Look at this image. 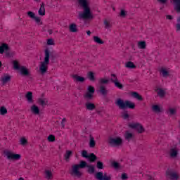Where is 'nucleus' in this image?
<instances>
[{
    "label": "nucleus",
    "instance_id": "44",
    "mask_svg": "<svg viewBox=\"0 0 180 180\" xmlns=\"http://www.w3.org/2000/svg\"><path fill=\"white\" fill-rule=\"evenodd\" d=\"M13 64L15 70H20V67H19V63L17 60L13 61Z\"/></svg>",
    "mask_w": 180,
    "mask_h": 180
},
{
    "label": "nucleus",
    "instance_id": "28",
    "mask_svg": "<svg viewBox=\"0 0 180 180\" xmlns=\"http://www.w3.org/2000/svg\"><path fill=\"white\" fill-rule=\"evenodd\" d=\"M38 103L41 105V106L44 107L47 103H49V101L46 98H39Z\"/></svg>",
    "mask_w": 180,
    "mask_h": 180
},
{
    "label": "nucleus",
    "instance_id": "47",
    "mask_svg": "<svg viewBox=\"0 0 180 180\" xmlns=\"http://www.w3.org/2000/svg\"><path fill=\"white\" fill-rule=\"evenodd\" d=\"M34 20H35L37 25H43V22H41V20L40 19V17L35 16V18H34Z\"/></svg>",
    "mask_w": 180,
    "mask_h": 180
},
{
    "label": "nucleus",
    "instance_id": "41",
    "mask_svg": "<svg viewBox=\"0 0 180 180\" xmlns=\"http://www.w3.org/2000/svg\"><path fill=\"white\" fill-rule=\"evenodd\" d=\"M47 139H48V141L53 143V142L56 141V136H54V135H53V134H51L48 136Z\"/></svg>",
    "mask_w": 180,
    "mask_h": 180
},
{
    "label": "nucleus",
    "instance_id": "11",
    "mask_svg": "<svg viewBox=\"0 0 180 180\" xmlns=\"http://www.w3.org/2000/svg\"><path fill=\"white\" fill-rule=\"evenodd\" d=\"M171 158H176L178 157V148H172L169 152Z\"/></svg>",
    "mask_w": 180,
    "mask_h": 180
},
{
    "label": "nucleus",
    "instance_id": "3",
    "mask_svg": "<svg viewBox=\"0 0 180 180\" xmlns=\"http://www.w3.org/2000/svg\"><path fill=\"white\" fill-rule=\"evenodd\" d=\"M44 59L43 62H41L39 66V72L41 75H44L46 72H47V70L49 69V64H50V58L52 61L56 60L57 55L54 53V52H51L49 49H45L44 51Z\"/></svg>",
    "mask_w": 180,
    "mask_h": 180
},
{
    "label": "nucleus",
    "instance_id": "34",
    "mask_svg": "<svg viewBox=\"0 0 180 180\" xmlns=\"http://www.w3.org/2000/svg\"><path fill=\"white\" fill-rule=\"evenodd\" d=\"M110 81L111 82H112V84H115V82L119 81V79H117V76L116 75V74H111Z\"/></svg>",
    "mask_w": 180,
    "mask_h": 180
},
{
    "label": "nucleus",
    "instance_id": "25",
    "mask_svg": "<svg viewBox=\"0 0 180 180\" xmlns=\"http://www.w3.org/2000/svg\"><path fill=\"white\" fill-rule=\"evenodd\" d=\"M44 174H45L46 179H48V180L53 179V172H51V171L45 170Z\"/></svg>",
    "mask_w": 180,
    "mask_h": 180
},
{
    "label": "nucleus",
    "instance_id": "33",
    "mask_svg": "<svg viewBox=\"0 0 180 180\" xmlns=\"http://www.w3.org/2000/svg\"><path fill=\"white\" fill-rule=\"evenodd\" d=\"M94 41L98 44H103V41H102V39H101V38H99L98 36L94 37Z\"/></svg>",
    "mask_w": 180,
    "mask_h": 180
},
{
    "label": "nucleus",
    "instance_id": "30",
    "mask_svg": "<svg viewBox=\"0 0 180 180\" xmlns=\"http://www.w3.org/2000/svg\"><path fill=\"white\" fill-rule=\"evenodd\" d=\"M146 46H147V44H146V41H144L138 42L139 49L144 50V49H146Z\"/></svg>",
    "mask_w": 180,
    "mask_h": 180
},
{
    "label": "nucleus",
    "instance_id": "57",
    "mask_svg": "<svg viewBox=\"0 0 180 180\" xmlns=\"http://www.w3.org/2000/svg\"><path fill=\"white\" fill-rule=\"evenodd\" d=\"M122 117H123V119H129V115L127 112H124V113L122 115Z\"/></svg>",
    "mask_w": 180,
    "mask_h": 180
},
{
    "label": "nucleus",
    "instance_id": "60",
    "mask_svg": "<svg viewBox=\"0 0 180 180\" xmlns=\"http://www.w3.org/2000/svg\"><path fill=\"white\" fill-rule=\"evenodd\" d=\"M146 176H147V179L148 180H155L154 179H153V176H151L150 175H146Z\"/></svg>",
    "mask_w": 180,
    "mask_h": 180
},
{
    "label": "nucleus",
    "instance_id": "20",
    "mask_svg": "<svg viewBox=\"0 0 180 180\" xmlns=\"http://www.w3.org/2000/svg\"><path fill=\"white\" fill-rule=\"evenodd\" d=\"M29 103H33V93L31 91H28L25 96Z\"/></svg>",
    "mask_w": 180,
    "mask_h": 180
},
{
    "label": "nucleus",
    "instance_id": "18",
    "mask_svg": "<svg viewBox=\"0 0 180 180\" xmlns=\"http://www.w3.org/2000/svg\"><path fill=\"white\" fill-rule=\"evenodd\" d=\"M38 13L41 16H44V15H46V8H44V3L41 4V6L39 9Z\"/></svg>",
    "mask_w": 180,
    "mask_h": 180
},
{
    "label": "nucleus",
    "instance_id": "35",
    "mask_svg": "<svg viewBox=\"0 0 180 180\" xmlns=\"http://www.w3.org/2000/svg\"><path fill=\"white\" fill-rule=\"evenodd\" d=\"M152 110H153V112H155L156 113H160V112H161V108H160V106L154 105L152 106Z\"/></svg>",
    "mask_w": 180,
    "mask_h": 180
},
{
    "label": "nucleus",
    "instance_id": "2",
    "mask_svg": "<svg viewBox=\"0 0 180 180\" xmlns=\"http://www.w3.org/2000/svg\"><path fill=\"white\" fill-rule=\"evenodd\" d=\"M77 4L79 8L83 9V12L79 13L78 19L92 20V19H94V14H92V11H91L89 1H88V0H77Z\"/></svg>",
    "mask_w": 180,
    "mask_h": 180
},
{
    "label": "nucleus",
    "instance_id": "48",
    "mask_svg": "<svg viewBox=\"0 0 180 180\" xmlns=\"http://www.w3.org/2000/svg\"><path fill=\"white\" fill-rule=\"evenodd\" d=\"M112 167H113V168H115V169H117L118 168L120 167V164H119V162H112Z\"/></svg>",
    "mask_w": 180,
    "mask_h": 180
},
{
    "label": "nucleus",
    "instance_id": "24",
    "mask_svg": "<svg viewBox=\"0 0 180 180\" xmlns=\"http://www.w3.org/2000/svg\"><path fill=\"white\" fill-rule=\"evenodd\" d=\"M131 95L133 96V98H135V99H137L138 101H143V97L136 91L131 92Z\"/></svg>",
    "mask_w": 180,
    "mask_h": 180
},
{
    "label": "nucleus",
    "instance_id": "37",
    "mask_svg": "<svg viewBox=\"0 0 180 180\" xmlns=\"http://www.w3.org/2000/svg\"><path fill=\"white\" fill-rule=\"evenodd\" d=\"M160 72H161L162 77H168V76L169 75V72H167L165 69H164V68H162V69L160 70Z\"/></svg>",
    "mask_w": 180,
    "mask_h": 180
},
{
    "label": "nucleus",
    "instance_id": "9",
    "mask_svg": "<svg viewBox=\"0 0 180 180\" xmlns=\"http://www.w3.org/2000/svg\"><path fill=\"white\" fill-rule=\"evenodd\" d=\"M95 178L97 180H112V177L110 176H108V174L102 172H98L95 174Z\"/></svg>",
    "mask_w": 180,
    "mask_h": 180
},
{
    "label": "nucleus",
    "instance_id": "64",
    "mask_svg": "<svg viewBox=\"0 0 180 180\" xmlns=\"http://www.w3.org/2000/svg\"><path fill=\"white\" fill-rule=\"evenodd\" d=\"M177 23H180V16L177 18Z\"/></svg>",
    "mask_w": 180,
    "mask_h": 180
},
{
    "label": "nucleus",
    "instance_id": "21",
    "mask_svg": "<svg viewBox=\"0 0 180 180\" xmlns=\"http://www.w3.org/2000/svg\"><path fill=\"white\" fill-rule=\"evenodd\" d=\"M89 162H95L98 160V157L94 153H90L87 158Z\"/></svg>",
    "mask_w": 180,
    "mask_h": 180
},
{
    "label": "nucleus",
    "instance_id": "32",
    "mask_svg": "<svg viewBox=\"0 0 180 180\" xmlns=\"http://www.w3.org/2000/svg\"><path fill=\"white\" fill-rule=\"evenodd\" d=\"M131 139H133V134L130 133L129 131H127L125 133V139L130 141Z\"/></svg>",
    "mask_w": 180,
    "mask_h": 180
},
{
    "label": "nucleus",
    "instance_id": "27",
    "mask_svg": "<svg viewBox=\"0 0 180 180\" xmlns=\"http://www.w3.org/2000/svg\"><path fill=\"white\" fill-rule=\"evenodd\" d=\"M72 155V151L71 150H66V153L64 155V158L67 162L70 161V157Z\"/></svg>",
    "mask_w": 180,
    "mask_h": 180
},
{
    "label": "nucleus",
    "instance_id": "6",
    "mask_svg": "<svg viewBox=\"0 0 180 180\" xmlns=\"http://www.w3.org/2000/svg\"><path fill=\"white\" fill-rule=\"evenodd\" d=\"M108 143L111 147H119V146H122V144H123V139H122L120 137H110L108 139Z\"/></svg>",
    "mask_w": 180,
    "mask_h": 180
},
{
    "label": "nucleus",
    "instance_id": "58",
    "mask_svg": "<svg viewBox=\"0 0 180 180\" xmlns=\"http://www.w3.org/2000/svg\"><path fill=\"white\" fill-rule=\"evenodd\" d=\"M176 31L180 32V23L176 24Z\"/></svg>",
    "mask_w": 180,
    "mask_h": 180
},
{
    "label": "nucleus",
    "instance_id": "14",
    "mask_svg": "<svg viewBox=\"0 0 180 180\" xmlns=\"http://www.w3.org/2000/svg\"><path fill=\"white\" fill-rule=\"evenodd\" d=\"M72 78L75 79V82H85V77L79 76L78 75H74Z\"/></svg>",
    "mask_w": 180,
    "mask_h": 180
},
{
    "label": "nucleus",
    "instance_id": "52",
    "mask_svg": "<svg viewBox=\"0 0 180 180\" xmlns=\"http://www.w3.org/2000/svg\"><path fill=\"white\" fill-rule=\"evenodd\" d=\"M89 156V155H88V151L82 150V157H83L84 158H88Z\"/></svg>",
    "mask_w": 180,
    "mask_h": 180
},
{
    "label": "nucleus",
    "instance_id": "7",
    "mask_svg": "<svg viewBox=\"0 0 180 180\" xmlns=\"http://www.w3.org/2000/svg\"><path fill=\"white\" fill-rule=\"evenodd\" d=\"M166 176L168 179L170 180H179V174L174 170H167L166 172Z\"/></svg>",
    "mask_w": 180,
    "mask_h": 180
},
{
    "label": "nucleus",
    "instance_id": "59",
    "mask_svg": "<svg viewBox=\"0 0 180 180\" xmlns=\"http://www.w3.org/2000/svg\"><path fill=\"white\" fill-rule=\"evenodd\" d=\"M166 19H168L169 20H172V15H166Z\"/></svg>",
    "mask_w": 180,
    "mask_h": 180
},
{
    "label": "nucleus",
    "instance_id": "36",
    "mask_svg": "<svg viewBox=\"0 0 180 180\" xmlns=\"http://www.w3.org/2000/svg\"><path fill=\"white\" fill-rule=\"evenodd\" d=\"M8 113V110L4 106H2L0 108V115L1 116H4V115H6Z\"/></svg>",
    "mask_w": 180,
    "mask_h": 180
},
{
    "label": "nucleus",
    "instance_id": "63",
    "mask_svg": "<svg viewBox=\"0 0 180 180\" xmlns=\"http://www.w3.org/2000/svg\"><path fill=\"white\" fill-rule=\"evenodd\" d=\"M86 34H88V36H91V31L90 30L87 31Z\"/></svg>",
    "mask_w": 180,
    "mask_h": 180
},
{
    "label": "nucleus",
    "instance_id": "26",
    "mask_svg": "<svg viewBox=\"0 0 180 180\" xmlns=\"http://www.w3.org/2000/svg\"><path fill=\"white\" fill-rule=\"evenodd\" d=\"M31 111L34 115H39L40 113V109H39V107H37L36 105H33L31 107Z\"/></svg>",
    "mask_w": 180,
    "mask_h": 180
},
{
    "label": "nucleus",
    "instance_id": "62",
    "mask_svg": "<svg viewBox=\"0 0 180 180\" xmlns=\"http://www.w3.org/2000/svg\"><path fill=\"white\" fill-rule=\"evenodd\" d=\"M48 32L49 33V34H53V30H49Z\"/></svg>",
    "mask_w": 180,
    "mask_h": 180
},
{
    "label": "nucleus",
    "instance_id": "13",
    "mask_svg": "<svg viewBox=\"0 0 180 180\" xmlns=\"http://www.w3.org/2000/svg\"><path fill=\"white\" fill-rule=\"evenodd\" d=\"M172 3L174 5V10L179 13H180V0H172Z\"/></svg>",
    "mask_w": 180,
    "mask_h": 180
},
{
    "label": "nucleus",
    "instance_id": "50",
    "mask_svg": "<svg viewBox=\"0 0 180 180\" xmlns=\"http://www.w3.org/2000/svg\"><path fill=\"white\" fill-rule=\"evenodd\" d=\"M127 15V12H126V11L123 9L120 11V16L121 18H126Z\"/></svg>",
    "mask_w": 180,
    "mask_h": 180
},
{
    "label": "nucleus",
    "instance_id": "1",
    "mask_svg": "<svg viewBox=\"0 0 180 180\" xmlns=\"http://www.w3.org/2000/svg\"><path fill=\"white\" fill-rule=\"evenodd\" d=\"M79 168L84 169V168H88V174H95V166L93 165H88L86 161H80L79 165H74L72 166V170L70 172V175L72 176H77V178H81L82 176V173L79 172Z\"/></svg>",
    "mask_w": 180,
    "mask_h": 180
},
{
    "label": "nucleus",
    "instance_id": "56",
    "mask_svg": "<svg viewBox=\"0 0 180 180\" xmlns=\"http://www.w3.org/2000/svg\"><path fill=\"white\" fill-rule=\"evenodd\" d=\"M169 111L170 115H175V113L176 112V111L174 108H170L169 110Z\"/></svg>",
    "mask_w": 180,
    "mask_h": 180
},
{
    "label": "nucleus",
    "instance_id": "16",
    "mask_svg": "<svg viewBox=\"0 0 180 180\" xmlns=\"http://www.w3.org/2000/svg\"><path fill=\"white\" fill-rule=\"evenodd\" d=\"M98 92H100V94H101V95L103 96H106V95H108V90L106 89V86L103 85L100 86Z\"/></svg>",
    "mask_w": 180,
    "mask_h": 180
},
{
    "label": "nucleus",
    "instance_id": "39",
    "mask_svg": "<svg viewBox=\"0 0 180 180\" xmlns=\"http://www.w3.org/2000/svg\"><path fill=\"white\" fill-rule=\"evenodd\" d=\"M14 56H16V52L15 51H11V52H9L8 51H6V57H13Z\"/></svg>",
    "mask_w": 180,
    "mask_h": 180
},
{
    "label": "nucleus",
    "instance_id": "45",
    "mask_svg": "<svg viewBox=\"0 0 180 180\" xmlns=\"http://www.w3.org/2000/svg\"><path fill=\"white\" fill-rule=\"evenodd\" d=\"M96 167H97L98 169H103V162H102L101 161H98Z\"/></svg>",
    "mask_w": 180,
    "mask_h": 180
},
{
    "label": "nucleus",
    "instance_id": "5",
    "mask_svg": "<svg viewBox=\"0 0 180 180\" xmlns=\"http://www.w3.org/2000/svg\"><path fill=\"white\" fill-rule=\"evenodd\" d=\"M4 155H6L7 160H10L13 161H18V160H20L22 157L20 154L13 153L11 150L4 151Z\"/></svg>",
    "mask_w": 180,
    "mask_h": 180
},
{
    "label": "nucleus",
    "instance_id": "61",
    "mask_svg": "<svg viewBox=\"0 0 180 180\" xmlns=\"http://www.w3.org/2000/svg\"><path fill=\"white\" fill-rule=\"evenodd\" d=\"M167 1L168 0H158V1L160 2V4H167Z\"/></svg>",
    "mask_w": 180,
    "mask_h": 180
},
{
    "label": "nucleus",
    "instance_id": "22",
    "mask_svg": "<svg viewBox=\"0 0 180 180\" xmlns=\"http://www.w3.org/2000/svg\"><path fill=\"white\" fill-rule=\"evenodd\" d=\"M5 50L6 51H8V50H9V46L6 44H3L0 46V54H4V53H5Z\"/></svg>",
    "mask_w": 180,
    "mask_h": 180
},
{
    "label": "nucleus",
    "instance_id": "17",
    "mask_svg": "<svg viewBox=\"0 0 180 180\" xmlns=\"http://www.w3.org/2000/svg\"><path fill=\"white\" fill-rule=\"evenodd\" d=\"M87 78L91 82H95V81H96V79L95 78V73L92 71H90L87 73Z\"/></svg>",
    "mask_w": 180,
    "mask_h": 180
},
{
    "label": "nucleus",
    "instance_id": "55",
    "mask_svg": "<svg viewBox=\"0 0 180 180\" xmlns=\"http://www.w3.org/2000/svg\"><path fill=\"white\" fill-rule=\"evenodd\" d=\"M67 122V120L65 118H63L61 121V126L63 127V129H64V127H65V124L64 123H65Z\"/></svg>",
    "mask_w": 180,
    "mask_h": 180
},
{
    "label": "nucleus",
    "instance_id": "51",
    "mask_svg": "<svg viewBox=\"0 0 180 180\" xmlns=\"http://www.w3.org/2000/svg\"><path fill=\"white\" fill-rule=\"evenodd\" d=\"M21 146H26L27 144V140L25 138H22L20 141Z\"/></svg>",
    "mask_w": 180,
    "mask_h": 180
},
{
    "label": "nucleus",
    "instance_id": "10",
    "mask_svg": "<svg viewBox=\"0 0 180 180\" xmlns=\"http://www.w3.org/2000/svg\"><path fill=\"white\" fill-rule=\"evenodd\" d=\"M129 127H131V129H135L139 134H141V133H144L146 130L144 129L143 125H141V124L140 123L131 124H129Z\"/></svg>",
    "mask_w": 180,
    "mask_h": 180
},
{
    "label": "nucleus",
    "instance_id": "53",
    "mask_svg": "<svg viewBox=\"0 0 180 180\" xmlns=\"http://www.w3.org/2000/svg\"><path fill=\"white\" fill-rule=\"evenodd\" d=\"M48 46H54V40L53 39H49L47 40Z\"/></svg>",
    "mask_w": 180,
    "mask_h": 180
},
{
    "label": "nucleus",
    "instance_id": "31",
    "mask_svg": "<svg viewBox=\"0 0 180 180\" xmlns=\"http://www.w3.org/2000/svg\"><path fill=\"white\" fill-rule=\"evenodd\" d=\"M96 145V142H95V139L91 136L90 141H89V147L91 148H94V147H95Z\"/></svg>",
    "mask_w": 180,
    "mask_h": 180
},
{
    "label": "nucleus",
    "instance_id": "19",
    "mask_svg": "<svg viewBox=\"0 0 180 180\" xmlns=\"http://www.w3.org/2000/svg\"><path fill=\"white\" fill-rule=\"evenodd\" d=\"M69 30L71 33H77L78 32V28L77 27V25L75 23H72L69 26Z\"/></svg>",
    "mask_w": 180,
    "mask_h": 180
},
{
    "label": "nucleus",
    "instance_id": "4",
    "mask_svg": "<svg viewBox=\"0 0 180 180\" xmlns=\"http://www.w3.org/2000/svg\"><path fill=\"white\" fill-rule=\"evenodd\" d=\"M115 105L118 106L119 109L124 110L125 109H134L136 104L130 101H123L122 98H118L115 101Z\"/></svg>",
    "mask_w": 180,
    "mask_h": 180
},
{
    "label": "nucleus",
    "instance_id": "12",
    "mask_svg": "<svg viewBox=\"0 0 180 180\" xmlns=\"http://www.w3.org/2000/svg\"><path fill=\"white\" fill-rule=\"evenodd\" d=\"M20 75H23L24 77H30V72H29V70H27V68H26L24 66H21L20 68Z\"/></svg>",
    "mask_w": 180,
    "mask_h": 180
},
{
    "label": "nucleus",
    "instance_id": "49",
    "mask_svg": "<svg viewBox=\"0 0 180 180\" xmlns=\"http://www.w3.org/2000/svg\"><path fill=\"white\" fill-rule=\"evenodd\" d=\"M104 25L105 29H110V27H112V24H110L108 20H104Z\"/></svg>",
    "mask_w": 180,
    "mask_h": 180
},
{
    "label": "nucleus",
    "instance_id": "8",
    "mask_svg": "<svg viewBox=\"0 0 180 180\" xmlns=\"http://www.w3.org/2000/svg\"><path fill=\"white\" fill-rule=\"evenodd\" d=\"M94 94H95V87L89 86L87 88V92L84 94V98L91 101L94 98Z\"/></svg>",
    "mask_w": 180,
    "mask_h": 180
},
{
    "label": "nucleus",
    "instance_id": "43",
    "mask_svg": "<svg viewBox=\"0 0 180 180\" xmlns=\"http://www.w3.org/2000/svg\"><path fill=\"white\" fill-rule=\"evenodd\" d=\"M27 16L30 18L31 19H34L36 17V14L33 11H28L27 13Z\"/></svg>",
    "mask_w": 180,
    "mask_h": 180
},
{
    "label": "nucleus",
    "instance_id": "38",
    "mask_svg": "<svg viewBox=\"0 0 180 180\" xmlns=\"http://www.w3.org/2000/svg\"><path fill=\"white\" fill-rule=\"evenodd\" d=\"M127 68H136V65L131 61L127 62L126 64Z\"/></svg>",
    "mask_w": 180,
    "mask_h": 180
},
{
    "label": "nucleus",
    "instance_id": "23",
    "mask_svg": "<svg viewBox=\"0 0 180 180\" xmlns=\"http://www.w3.org/2000/svg\"><path fill=\"white\" fill-rule=\"evenodd\" d=\"M85 106L87 110H94V109H96V106L92 103H87L85 104Z\"/></svg>",
    "mask_w": 180,
    "mask_h": 180
},
{
    "label": "nucleus",
    "instance_id": "15",
    "mask_svg": "<svg viewBox=\"0 0 180 180\" xmlns=\"http://www.w3.org/2000/svg\"><path fill=\"white\" fill-rule=\"evenodd\" d=\"M0 81L2 82L3 85H5V84H7V82L11 81V76L5 75L4 76L1 77Z\"/></svg>",
    "mask_w": 180,
    "mask_h": 180
},
{
    "label": "nucleus",
    "instance_id": "42",
    "mask_svg": "<svg viewBox=\"0 0 180 180\" xmlns=\"http://www.w3.org/2000/svg\"><path fill=\"white\" fill-rule=\"evenodd\" d=\"M99 84L103 85V84H109V79L101 78L98 81Z\"/></svg>",
    "mask_w": 180,
    "mask_h": 180
},
{
    "label": "nucleus",
    "instance_id": "29",
    "mask_svg": "<svg viewBox=\"0 0 180 180\" xmlns=\"http://www.w3.org/2000/svg\"><path fill=\"white\" fill-rule=\"evenodd\" d=\"M155 91H158V95L160 98H164V96H165V91H164V89L159 88V89H156Z\"/></svg>",
    "mask_w": 180,
    "mask_h": 180
},
{
    "label": "nucleus",
    "instance_id": "40",
    "mask_svg": "<svg viewBox=\"0 0 180 180\" xmlns=\"http://www.w3.org/2000/svg\"><path fill=\"white\" fill-rule=\"evenodd\" d=\"M115 86H116V88H118L119 89H123V84H122L119 80H117V82H115L114 83Z\"/></svg>",
    "mask_w": 180,
    "mask_h": 180
},
{
    "label": "nucleus",
    "instance_id": "54",
    "mask_svg": "<svg viewBox=\"0 0 180 180\" xmlns=\"http://www.w3.org/2000/svg\"><path fill=\"white\" fill-rule=\"evenodd\" d=\"M121 179H122V180H127V179H129V176H127V174L123 173V174L121 175Z\"/></svg>",
    "mask_w": 180,
    "mask_h": 180
},
{
    "label": "nucleus",
    "instance_id": "46",
    "mask_svg": "<svg viewBox=\"0 0 180 180\" xmlns=\"http://www.w3.org/2000/svg\"><path fill=\"white\" fill-rule=\"evenodd\" d=\"M34 20H35L37 25H43V22H41V20L40 19V17L35 16V18H34Z\"/></svg>",
    "mask_w": 180,
    "mask_h": 180
}]
</instances>
